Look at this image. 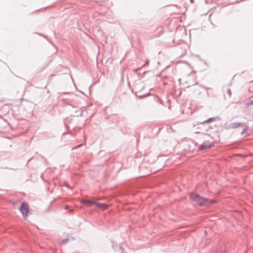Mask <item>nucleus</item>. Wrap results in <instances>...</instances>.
<instances>
[{"label":"nucleus","mask_w":253,"mask_h":253,"mask_svg":"<svg viewBox=\"0 0 253 253\" xmlns=\"http://www.w3.org/2000/svg\"><path fill=\"white\" fill-rule=\"evenodd\" d=\"M82 204L87 205L89 206L90 205H94L95 202L92 201L86 200H82L81 201Z\"/></svg>","instance_id":"5"},{"label":"nucleus","mask_w":253,"mask_h":253,"mask_svg":"<svg viewBox=\"0 0 253 253\" xmlns=\"http://www.w3.org/2000/svg\"><path fill=\"white\" fill-rule=\"evenodd\" d=\"M19 210L23 215L24 218L26 219V218L28 217L29 212L28 205L27 203H23L21 204Z\"/></svg>","instance_id":"2"},{"label":"nucleus","mask_w":253,"mask_h":253,"mask_svg":"<svg viewBox=\"0 0 253 253\" xmlns=\"http://www.w3.org/2000/svg\"><path fill=\"white\" fill-rule=\"evenodd\" d=\"M213 145V143H212V142H209L208 141L207 142L205 141L200 146V149L201 150L208 149L212 147Z\"/></svg>","instance_id":"3"},{"label":"nucleus","mask_w":253,"mask_h":253,"mask_svg":"<svg viewBox=\"0 0 253 253\" xmlns=\"http://www.w3.org/2000/svg\"><path fill=\"white\" fill-rule=\"evenodd\" d=\"M214 120H215V118H210V119L207 120V121H204L203 123L211 122L213 121Z\"/></svg>","instance_id":"6"},{"label":"nucleus","mask_w":253,"mask_h":253,"mask_svg":"<svg viewBox=\"0 0 253 253\" xmlns=\"http://www.w3.org/2000/svg\"><path fill=\"white\" fill-rule=\"evenodd\" d=\"M190 198L196 203L200 205L209 206L214 203V201L205 198L201 197L199 195L192 193L190 195Z\"/></svg>","instance_id":"1"},{"label":"nucleus","mask_w":253,"mask_h":253,"mask_svg":"<svg viewBox=\"0 0 253 253\" xmlns=\"http://www.w3.org/2000/svg\"><path fill=\"white\" fill-rule=\"evenodd\" d=\"M94 206L99 208L102 210H106L109 208V205L106 204H101L97 202H95Z\"/></svg>","instance_id":"4"}]
</instances>
